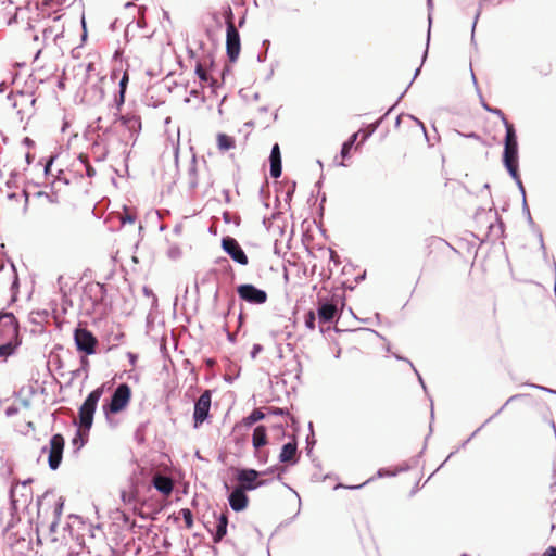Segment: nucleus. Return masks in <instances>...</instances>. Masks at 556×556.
Listing matches in <instances>:
<instances>
[{"label": "nucleus", "instance_id": "nucleus-1", "mask_svg": "<svg viewBox=\"0 0 556 556\" xmlns=\"http://www.w3.org/2000/svg\"><path fill=\"white\" fill-rule=\"evenodd\" d=\"M102 122V117L97 119V128L101 130L104 136L110 134L117 135L121 141L135 140L141 129L140 117L134 114L116 117L111 126H104Z\"/></svg>", "mask_w": 556, "mask_h": 556}, {"label": "nucleus", "instance_id": "nucleus-2", "mask_svg": "<svg viewBox=\"0 0 556 556\" xmlns=\"http://www.w3.org/2000/svg\"><path fill=\"white\" fill-rule=\"evenodd\" d=\"M506 136L504 141L503 163L511 178L516 181L523 195L526 204L525 188L518 174V142L514 126L505 122Z\"/></svg>", "mask_w": 556, "mask_h": 556}, {"label": "nucleus", "instance_id": "nucleus-3", "mask_svg": "<svg viewBox=\"0 0 556 556\" xmlns=\"http://www.w3.org/2000/svg\"><path fill=\"white\" fill-rule=\"evenodd\" d=\"M20 344L18 326L12 313L0 314V358L12 355Z\"/></svg>", "mask_w": 556, "mask_h": 556}, {"label": "nucleus", "instance_id": "nucleus-4", "mask_svg": "<svg viewBox=\"0 0 556 556\" xmlns=\"http://www.w3.org/2000/svg\"><path fill=\"white\" fill-rule=\"evenodd\" d=\"M102 393L103 389L97 388L96 390L89 393L85 402L79 407V427L84 431H89L92 426L93 415L97 409L98 403L102 396Z\"/></svg>", "mask_w": 556, "mask_h": 556}, {"label": "nucleus", "instance_id": "nucleus-5", "mask_svg": "<svg viewBox=\"0 0 556 556\" xmlns=\"http://www.w3.org/2000/svg\"><path fill=\"white\" fill-rule=\"evenodd\" d=\"M232 12L229 9L228 18L226 22V53L230 62H236L241 51L240 35L235 27L232 21Z\"/></svg>", "mask_w": 556, "mask_h": 556}, {"label": "nucleus", "instance_id": "nucleus-6", "mask_svg": "<svg viewBox=\"0 0 556 556\" xmlns=\"http://www.w3.org/2000/svg\"><path fill=\"white\" fill-rule=\"evenodd\" d=\"M131 396V391L128 384L122 383L114 391L109 404L103 405L104 413L117 414L122 412L128 405Z\"/></svg>", "mask_w": 556, "mask_h": 556}, {"label": "nucleus", "instance_id": "nucleus-7", "mask_svg": "<svg viewBox=\"0 0 556 556\" xmlns=\"http://www.w3.org/2000/svg\"><path fill=\"white\" fill-rule=\"evenodd\" d=\"M64 450V439L61 434H54L50 439L49 445L42 447V453H48L49 467L56 470L62 462Z\"/></svg>", "mask_w": 556, "mask_h": 556}, {"label": "nucleus", "instance_id": "nucleus-8", "mask_svg": "<svg viewBox=\"0 0 556 556\" xmlns=\"http://www.w3.org/2000/svg\"><path fill=\"white\" fill-rule=\"evenodd\" d=\"M74 340L79 351L87 355L96 353L97 339L89 330L85 328H77L74 332Z\"/></svg>", "mask_w": 556, "mask_h": 556}, {"label": "nucleus", "instance_id": "nucleus-9", "mask_svg": "<svg viewBox=\"0 0 556 556\" xmlns=\"http://www.w3.org/2000/svg\"><path fill=\"white\" fill-rule=\"evenodd\" d=\"M237 292L240 299L251 304H263L267 301V293L250 283L240 285Z\"/></svg>", "mask_w": 556, "mask_h": 556}, {"label": "nucleus", "instance_id": "nucleus-10", "mask_svg": "<svg viewBox=\"0 0 556 556\" xmlns=\"http://www.w3.org/2000/svg\"><path fill=\"white\" fill-rule=\"evenodd\" d=\"M222 248L236 263L242 266L248 265V256L235 238H223Z\"/></svg>", "mask_w": 556, "mask_h": 556}, {"label": "nucleus", "instance_id": "nucleus-11", "mask_svg": "<svg viewBox=\"0 0 556 556\" xmlns=\"http://www.w3.org/2000/svg\"><path fill=\"white\" fill-rule=\"evenodd\" d=\"M211 407V392H203L194 404V427H199L208 416Z\"/></svg>", "mask_w": 556, "mask_h": 556}, {"label": "nucleus", "instance_id": "nucleus-12", "mask_svg": "<svg viewBox=\"0 0 556 556\" xmlns=\"http://www.w3.org/2000/svg\"><path fill=\"white\" fill-rule=\"evenodd\" d=\"M258 477V472L254 469H242L238 472L237 479L240 482V488L242 490H254L258 485H263L264 482L260 481L256 482V479Z\"/></svg>", "mask_w": 556, "mask_h": 556}, {"label": "nucleus", "instance_id": "nucleus-13", "mask_svg": "<svg viewBox=\"0 0 556 556\" xmlns=\"http://www.w3.org/2000/svg\"><path fill=\"white\" fill-rule=\"evenodd\" d=\"M229 505L235 511L243 510L248 505V497L244 494V490L235 489L229 495Z\"/></svg>", "mask_w": 556, "mask_h": 556}, {"label": "nucleus", "instance_id": "nucleus-14", "mask_svg": "<svg viewBox=\"0 0 556 556\" xmlns=\"http://www.w3.org/2000/svg\"><path fill=\"white\" fill-rule=\"evenodd\" d=\"M270 175L274 178H278L281 175V156L279 146L276 143L271 148L270 152Z\"/></svg>", "mask_w": 556, "mask_h": 556}, {"label": "nucleus", "instance_id": "nucleus-15", "mask_svg": "<svg viewBox=\"0 0 556 556\" xmlns=\"http://www.w3.org/2000/svg\"><path fill=\"white\" fill-rule=\"evenodd\" d=\"M153 485L164 495H169L173 491V481L165 476L156 475L153 478Z\"/></svg>", "mask_w": 556, "mask_h": 556}, {"label": "nucleus", "instance_id": "nucleus-16", "mask_svg": "<svg viewBox=\"0 0 556 556\" xmlns=\"http://www.w3.org/2000/svg\"><path fill=\"white\" fill-rule=\"evenodd\" d=\"M337 314V306L332 303H323L318 308V317L320 321H331Z\"/></svg>", "mask_w": 556, "mask_h": 556}, {"label": "nucleus", "instance_id": "nucleus-17", "mask_svg": "<svg viewBox=\"0 0 556 556\" xmlns=\"http://www.w3.org/2000/svg\"><path fill=\"white\" fill-rule=\"evenodd\" d=\"M295 455H296V443L289 442L282 446L280 455H279V460L281 463H288V462L295 463Z\"/></svg>", "mask_w": 556, "mask_h": 556}, {"label": "nucleus", "instance_id": "nucleus-18", "mask_svg": "<svg viewBox=\"0 0 556 556\" xmlns=\"http://www.w3.org/2000/svg\"><path fill=\"white\" fill-rule=\"evenodd\" d=\"M267 443L266 428L264 426H257L252 435V444L254 448L258 450Z\"/></svg>", "mask_w": 556, "mask_h": 556}, {"label": "nucleus", "instance_id": "nucleus-19", "mask_svg": "<svg viewBox=\"0 0 556 556\" xmlns=\"http://www.w3.org/2000/svg\"><path fill=\"white\" fill-rule=\"evenodd\" d=\"M227 525H228L227 516L225 514L219 515V517L217 519L216 532L213 536V540L215 543L220 542L222 539L226 535Z\"/></svg>", "mask_w": 556, "mask_h": 556}, {"label": "nucleus", "instance_id": "nucleus-20", "mask_svg": "<svg viewBox=\"0 0 556 556\" xmlns=\"http://www.w3.org/2000/svg\"><path fill=\"white\" fill-rule=\"evenodd\" d=\"M63 506H64V501L62 500V497H60L58 500V502L55 503V506H54V509H53V519L50 523V531L51 532H56V529H58V526L60 523V520H61V516H62V513H63Z\"/></svg>", "mask_w": 556, "mask_h": 556}, {"label": "nucleus", "instance_id": "nucleus-21", "mask_svg": "<svg viewBox=\"0 0 556 556\" xmlns=\"http://www.w3.org/2000/svg\"><path fill=\"white\" fill-rule=\"evenodd\" d=\"M217 147L220 151H228L236 147V141L232 137L226 134L217 135Z\"/></svg>", "mask_w": 556, "mask_h": 556}, {"label": "nucleus", "instance_id": "nucleus-22", "mask_svg": "<svg viewBox=\"0 0 556 556\" xmlns=\"http://www.w3.org/2000/svg\"><path fill=\"white\" fill-rule=\"evenodd\" d=\"M264 418L265 414L261 409H254L247 418H244V425L252 426Z\"/></svg>", "mask_w": 556, "mask_h": 556}, {"label": "nucleus", "instance_id": "nucleus-23", "mask_svg": "<svg viewBox=\"0 0 556 556\" xmlns=\"http://www.w3.org/2000/svg\"><path fill=\"white\" fill-rule=\"evenodd\" d=\"M127 83H128V75H127V73H124V75H123V77H122V79L119 81V98L116 101L118 108L125 101V91H126Z\"/></svg>", "mask_w": 556, "mask_h": 556}, {"label": "nucleus", "instance_id": "nucleus-24", "mask_svg": "<svg viewBox=\"0 0 556 556\" xmlns=\"http://www.w3.org/2000/svg\"><path fill=\"white\" fill-rule=\"evenodd\" d=\"M167 256L173 260V261H177L181 257L182 255V251L180 249L179 245L177 244H172L169 245V248L167 249V252H166Z\"/></svg>", "mask_w": 556, "mask_h": 556}, {"label": "nucleus", "instance_id": "nucleus-25", "mask_svg": "<svg viewBox=\"0 0 556 556\" xmlns=\"http://www.w3.org/2000/svg\"><path fill=\"white\" fill-rule=\"evenodd\" d=\"M179 514L181 515V517L185 521L186 528L191 529L193 527V516H192L191 510L188 508H182L179 511Z\"/></svg>", "mask_w": 556, "mask_h": 556}, {"label": "nucleus", "instance_id": "nucleus-26", "mask_svg": "<svg viewBox=\"0 0 556 556\" xmlns=\"http://www.w3.org/2000/svg\"><path fill=\"white\" fill-rule=\"evenodd\" d=\"M315 313L313 311H309L306 316H305V326L309 329V330H314L315 329Z\"/></svg>", "mask_w": 556, "mask_h": 556}, {"label": "nucleus", "instance_id": "nucleus-27", "mask_svg": "<svg viewBox=\"0 0 556 556\" xmlns=\"http://www.w3.org/2000/svg\"><path fill=\"white\" fill-rule=\"evenodd\" d=\"M30 482H31V479H27V480H25V481H23V482L21 483V488H22V489H25V491H26V493H22V495H23V496H25L26 498L31 496V491H30V490H29V488H28V484H29Z\"/></svg>", "mask_w": 556, "mask_h": 556}, {"label": "nucleus", "instance_id": "nucleus-28", "mask_svg": "<svg viewBox=\"0 0 556 556\" xmlns=\"http://www.w3.org/2000/svg\"><path fill=\"white\" fill-rule=\"evenodd\" d=\"M17 198H23L24 202H25V205L27 204L28 197H27V193L25 191L21 192L20 194H17V193H9L8 194V199L9 200H13V199H17Z\"/></svg>", "mask_w": 556, "mask_h": 556}, {"label": "nucleus", "instance_id": "nucleus-29", "mask_svg": "<svg viewBox=\"0 0 556 556\" xmlns=\"http://www.w3.org/2000/svg\"><path fill=\"white\" fill-rule=\"evenodd\" d=\"M195 74L198 75V77L205 81L207 79V76H206V73L205 71L203 70V67L201 66V64H198L197 67H195Z\"/></svg>", "mask_w": 556, "mask_h": 556}, {"label": "nucleus", "instance_id": "nucleus-30", "mask_svg": "<svg viewBox=\"0 0 556 556\" xmlns=\"http://www.w3.org/2000/svg\"><path fill=\"white\" fill-rule=\"evenodd\" d=\"M351 148H352V146L348 141H345L341 149V155L343 157H346L350 153Z\"/></svg>", "mask_w": 556, "mask_h": 556}, {"label": "nucleus", "instance_id": "nucleus-31", "mask_svg": "<svg viewBox=\"0 0 556 556\" xmlns=\"http://www.w3.org/2000/svg\"><path fill=\"white\" fill-rule=\"evenodd\" d=\"M491 113L497 115L502 119L504 125H505V122H508L507 118L505 117L504 113L500 109L493 108Z\"/></svg>", "mask_w": 556, "mask_h": 556}, {"label": "nucleus", "instance_id": "nucleus-32", "mask_svg": "<svg viewBox=\"0 0 556 556\" xmlns=\"http://www.w3.org/2000/svg\"><path fill=\"white\" fill-rule=\"evenodd\" d=\"M73 444L78 445V447L84 445L81 433L79 431H77L76 437L73 439Z\"/></svg>", "mask_w": 556, "mask_h": 556}, {"label": "nucleus", "instance_id": "nucleus-33", "mask_svg": "<svg viewBox=\"0 0 556 556\" xmlns=\"http://www.w3.org/2000/svg\"><path fill=\"white\" fill-rule=\"evenodd\" d=\"M263 350L261 344H254L251 351V357L255 358L257 354Z\"/></svg>", "mask_w": 556, "mask_h": 556}, {"label": "nucleus", "instance_id": "nucleus-34", "mask_svg": "<svg viewBox=\"0 0 556 556\" xmlns=\"http://www.w3.org/2000/svg\"><path fill=\"white\" fill-rule=\"evenodd\" d=\"M17 489H18V484L13 485V486L11 488V490H10V496H11V501H12V503H13V504L16 502V500H15V494H16V492H17Z\"/></svg>", "mask_w": 556, "mask_h": 556}, {"label": "nucleus", "instance_id": "nucleus-35", "mask_svg": "<svg viewBox=\"0 0 556 556\" xmlns=\"http://www.w3.org/2000/svg\"><path fill=\"white\" fill-rule=\"evenodd\" d=\"M127 357L129 359V363L131 366H135L136 365V362H137V355L134 354L132 352H128L127 353Z\"/></svg>", "mask_w": 556, "mask_h": 556}, {"label": "nucleus", "instance_id": "nucleus-36", "mask_svg": "<svg viewBox=\"0 0 556 556\" xmlns=\"http://www.w3.org/2000/svg\"><path fill=\"white\" fill-rule=\"evenodd\" d=\"M542 556H556V548H554V547L547 548Z\"/></svg>", "mask_w": 556, "mask_h": 556}, {"label": "nucleus", "instance_id": "nucleus-37", "mask_svg": "<svg viewBox=\"0 0 556 556\" xmlns=\"http://www.w3.org/2000/svg\"><path fill=\"white\" fill-rule=\"evenodd\" d=\"M481 104L484 110H486L488 112H492L493 108H491L482 98H481Z\"/></svg>", "mask_w": 556, "mask_h": 556}, {"label": "nucleus", "instance_id": "nucleus-38", "mask_svg": "<svg viewBox=\"0 0 556 556\" xmlns=\"http://www.w3.org/2000/svg\"><path fill=\"white\" fill-rule=\"evenodd\" d=\"M357 136H358V132L353 134V135L350 137V139L348 140V142H349L351 146H353V144H354V142H355V141H356V139H357Z\"/></svg>", "mask_w": 556, "mask_h": 556}, {"label": "nucleus", "instance_id": "nucleus-39", "mask_svg": "<svg viewBox=\"0 0 556 556\" xmlns=\"http://www.w3.org/2000/svg\"><path fill=\"white\" fill-rule=\"evenodd\" d=\"M378 477H384L387 475H389V472L384 471L383 469H380L378 472H377Z\"/></svg>", "mask_w": 556, "mask_h": 556}, {"label": "nucleus", "instance_id": "nucleus-40", "mask_svg": "<svg viewBox=\"0 0 556 556\" xmlns=\"http://www.w3.org/2000/svg\"><path fill=\"white\" fill-rule=\"evenodd\" d=\"M125 222L134 223L135 219L131 216H127L126 218H123V223H125Z\"/></svg>", "mask_w": 556, "mask_h": 556}, {"label": "nucleus", "instance_id": "nucleus-41", "mask_svg": "<svg viewBox=\"0 0 556 556\" xmlns=\"http://www.w3.org/2000/svg\"><path fill=\"white\" fill-rule=\"evenodd\" d=\"M91 70H93V64L92 63H89L86 67V71L87 72H90Z\"/></svg>", "mask_w": 556, "mask_h": 556}, {"label": "nucleus", "instance_id": "nucleus-42", "mask_svg": "<svg viewBox=\"0 0 556 556\" xmlns=\"http://www.w3.org/2000/svg\"><path fill=\"white\" fill-rule=\"evenodd\" d=\"M369 480H367L366 482H364L363 484H359V485H356V486H350L351 489H359L361 486H363L364 484H366L367 482H369Z\"/></svg>", "mask_w": 556, "mask_h": 556}, {"label": "nucleus", "instance_id": "nucleus-43", "mask_svg": "<svg viewBox=\"0 0 556 556\" xmlns=\"http://www.w3.org/2000/svg\"><path fill=\"white\" fill-rule=\"evenodd\" d=\"M47 3H51V2H55V3H60L62 0H45Z\"/></svg>", "mask_w": 556, "mask_h": 556}, {"label": "nucleus", "instance_id": "nucleus-44", "mask_svg": "<svg viewBox=\"0 0 556 556\" xmlns=\"http://www.w3.org/2000/svg\"><path fill=\"white\" fill-rule=\"evenodd\" d=\"M414 119L418 123V125H420V127H421V128H422V130L425 131V126H424V124H422L420 121L416 119V118H414Z\"/></svg>", "mask_w": 556, "mask_h": 556}, {"label": "nucleus", "instance_id": "nucleus-45", "mask_svg": "<svg viewBox=\"0 0 556 556\" xmlns=\"http://www.w3.org/2000/svg\"><path fill=\"white\" fill-rule=\"evenodd\" d=\"M427 3H428V8L431 9L432 8V0H427Z\"/></svg>", "mask_w": 556, "mask_h": 556}, {"label": "nucleus", "instance_id": "nucleus-46", "mask_svg": "<svg viewBox=\"0 0 556 556\" xmlns=\"http://www.w3.org/2000/svg\"><path fill=\"white\" fill-rule=\"evenodd\" d=\"M471 75H472V80H473V84H475V85H477V79H476V76H475V74H473V73H471Z\"/></svg>", "mask_w": 556, "mask_h": 556}, {"label": "nucleus", "instance_id": "nucleus-47", "mask_svg": "<svg viewBox=\"0 0 556 556\" xmlns=\"http://www.w3.org/2000/svg\"><path fill=\"white\" fill-rule=\"evenodd\" d=\"M418 379L420 381V383L422 384V387L425 388V384H424V381H422V378L418 375Z\"/></svg>", "mask_w": 556, "mask_h": 556}, {"label": "nucleus", "instance_id": "nucleus-48", "mask_svg": "<svg viewBox=\"0 0 556 556\" xmlns=\"http://www.w3.org/2000/svg\"><path fill=\"white\" fill-rule=\"evenodd\" d=\"M541 247L542 249H545V245H544V242H543V238L541 237Z\"/></svg>", "mask_w": 556, "mask_h": 556}, {"label": "nucleus", "instance_id": "nucleus-49", "mask_svg": "<svg viewBox=\"0 0 556 556\" xmlns=\"http://www.w3.org/2000/svg\"><path fill=\"white\" fill-rule=\"evenodd\" d=\"M477 18H478V15L476 16V21H475V23L472 24V30H473V29H475V27H476Z\"/></svg>", "mask_w": 556, "mask_h": 556}, {"label": "nucleus", "instance_id": "nucleus-50", "mask_svg": "<svg viewBox=\"0 0 556 556\" xmlns=\"http://www.w3.org/2000/svg\"><path fill=\"white\" fill-rule=\"evenodd\" d=\"M368 136H369L368 134L364 135L363 141H365L368 138Z\"/></svg>", "mask_w": 556, "mask_h": 556}, {"label": "nucleus", "instance_id": "nucleus-51", "mask_svg": "<svg viewBox=\"0 0 556 556\" xmlns=\"http://www.w3.org/2000/svg\"><path fill=\"white\" fill-rule=\"evenodd\" d=\"M243 23H244V20H241V21L239 22V26H242V25H243Z\"/></svg>", "mask_w": 556, "mask_h": 556}]
</instances>
